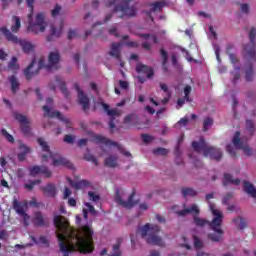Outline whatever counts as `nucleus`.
Instances as JSON below:
<instances>
[{
  "instance_id": "1",
  "label": "nucleus",
  "mask_w": 256,
  "mask_h": 256,
  "mask_svg": "<svg viewBox=\"0 0 256 256\" xmlns=\"http://www.w3.org/2000/svg\"><path fill=\"white\" fill-rule=\"evenodd\" d=\"M54 225L57 229L56 236L58 239L60 251L64 256H69V253L79 251V253H93V229L88 225L82 227L83 236L77 233V230L71 227L69 220L65 216H54Z\"/></svg>"
},
{
  "instance_id": "2",
  "label": "nucleus",
  "mask_w": 256,
  "mask_h": 256,
  "mask_svg": "<svg viewBox=\"0 0 256 256\" xmlns=\"http://www.w3.org/2000/svg\"><path fill=\"white\" fill-rule=\"evenodd\" d=\"M27 7L29 8L28 14V31L31 33H44L47 27L45 23V14L38 13L33 22V13L35 10V0H26Z\"/></svg>"
},
{
  "instance_id": "3",
  "label": "nucleus",
  "mask_w": 256,
  "mask_h": 256,
  "mask_svg": "<svg viewBox=\"0 0 256 256\" xmlns=\"http://www.w3.org/2000/svg\"><path fill=\"white\" fill-rule=\"evenodd\" d=\"M161 233V227L157 224H145L140 228V234L142 239L146 237V243L148 245H157L158 247H165V242L163 238L159 236Z\"/></svg>"
},
{
  "instance_id": "4",
  "label": "nucleus",
  "mask_w": 256,
  "mask_h": 256,
  "mask_svg": "<svg viewBox=\"0 0 256 256\" xmlns=\"http://www.w3.org/2000/svg\"><path fill=\"white\" fill-rule=\"evenodd\" d=\"M210 209L212 211V214L214 215V218L210 223V229H212L214 233L208 234V239H210V241H213L214 243H220V241H223L224 233L223 229H221V226L223 225V213L215 209L213 205H210Z\"/></svg>"
},
{
  "instance_id": "5",
  "label": "nucleus",
  "mask_w": 256,
  "mask_h": 256,
  "mask_svg": "<svg viewBox=\"0 0 256 256\" xmlns=\"http://www.w3.org/2000/svg\"><path fill=\"white\" fill-rule=\"evenodd\" d=\"M192 148L196 153L203 152L204 157H210V159H214L215 161H221L223 159V152L218 148L207 145V142L203 138H200L199 142L193 141Z\"/></svg>"
},
{
  "instance_id": "6",
  "label": "nucleus",
  "mask_w": 256,
  "mask_h": 256,
  "mask_svg": "<svg viewBox=\"0 0 256 256\" xmlns=\"http://www.w3.org/2000/svg\"><path fill=\"white\" fill-rule=\"evenodd\" d=\"M135 0H122L120 4L114 6L112 13H122L118 16V19H124V17H135L137 15V5L133 4Z\"/></svg>"
},
{
  "instance_id": "7",
  "label": "nucleus",
  "mask_w": 256,
  "mask_h": 256,
  "mask_svg": "<svg viewBox=\"0 0 256 256\" xmlns=\"http://www.w3.org/2000/svg\"><path fill=\"white\" fill-rule=\"evenodd\" d=\"M0 32L3 33L7 41H10L11 43H14L15 45H20L22 48L23 53H31L33 49H35V46L31 44V42L27 40L19 39L17 36H15L11 30L7 29V27L0 28Z\"/></svg>"
},
{
  "instance_id": "8",
  "label": "nucleus",
  "mask_w": 256,
  "mask_h": 256,
  "mask_svg": "<svg viewBox=\"0 0 256 256\" xmlns=\"http://www.w3.org/2000/svg\"><path fill=\"white\" fill-rule=\"evenodd\" d=\"M35 63H37V61L33 59L29 66L24 70V75L28 81H31V79H33L35 75H39V70L43 69V67H45L47 71H51V65L45 66V59L43 58H41L38 61V68L35 71H32L33 67L35 66Z\"/></svg>"
},
{
  "instance_id": "9",
  "label": "nucleus",
  "mask_w": 256,
  "mask_h": 256,
  "mask_svg": "<svg viewBox=\"0 0 256 256\" xmlns=\"http://www.w3.org/2000/svg\"><path fill=\"white\" fill-rule=\"evenodd\" d=\"M255 37H256V29L255 27H252L249 31L250 43L244 46V51L247 53L249 59H251L252 61H256Z\"/></svg>"
},
{
  "instance_id": "10",
  "label": "nucleus",
  "mask_w": 256,
  "mask_h": 256,
  "mask_svg": "<svg viewBox=\"0 0 256 256\" xmlns=\"http://www.w3.org/2000/svg\"><path fill=\"white\" fill-rule=\"evenodd\" d=\"M135 195H136V192L135 190H133L130 196L128 197V200L124 201L123 198L121 197V191L116 190L115 201L118 205H121V207H124L125 209H133V207L137 205V201L134 200Z\"/></svg>"
},
{
  "instance_id": "11",
  "label": "nucleus",
  "mask_w": 256,
  "mask_h": 256,
  "mask_svg": "<svg viewBox=\"0 0 256 256\" xmlns=\"http://www.w3.org/2000/svg\"><path fill=\"white\" fill-rule=\"evenodd\" d=\"M232 143L234 147H236L237 149H242L246 157H251V155H253V150L251 149V147H249L247 143L241 140V132L239 131L235 132L234 137L232 139Z\"/></svg>"
},
{
  "instance_id": "12",
  "label": "nucleus",
  "mask_w": 256,
  "mask_h": 256,
  "mask_svg": "<svg viewBox=\"0 0 256 256\" xmlns=\"http://www.w3.org/2000/svg\"><path fill=\"white\" fill-rule=\"evenodd\" d=\"M94 139L95 141H97V143H103V145L117 147L118 151L122 153V155H124L125 157H132L131 152L126 151L125 149H123V146H121L119 143L112 141L110 139H107V137L105 136L96 135Z\"/></svg>"
},
{
  "instance_id": "13",
  "label": "nucleus",
  "mask_w": 256,
  "mask_h": 256,
  "mask_svg": "<svg viewBox=\"0 0 256 256\" xmlns=\"http://www.w3.org/2000/svg\"><path fill=\"white\" fill-rule=\"evenodd\" d=\"M42 109L44 111V117H50L51 119H59V121L65 123L68 129H71V120L69 118L64 117L60 111H51V109H49V106H43Z\"/></svg>"
},
{
  "instance_id": "14",
  "label": "nucleus",
  "mask_w": 256,
  "mask_h": 256,
  "mask_svg": "<svg viewBox=\"0 0 256 256\" xmlns=\"http://www.w3.org/2000/svg\"><path fill=\"white\" fill-rule=\"evenodd\" d=\"M50 159H52V165L54 167H66L67 169H73V163L60 154L50 153Z\"/></svg>"
},
{
  "instance_id": "15",
  "label": "nucleus",
  "mask_w": 256,
  "mask_h": 256,
  "mask_svg": "<svg viewBox=\"0 0 256 256\" xmlns=\"http://www.w3.org/2000/svg\"><path fill=\"white\" fill-rule=\"evenodd\" d=\"M15 120L20 123V129L25 137H31V126H29V119L23 114L16 113Z\"/></svg>"
},
{
  "instance_id": "16",
  "label": "nucleus",
  "mask_w": 256,
  "mask_h": 256,
  "mask_svg": "<svg viewBox=\"0 0 256 256\" xmlns=\"http://www.w3.org/2000/svg\"><path fill=\"white\" fill-rule=\"evenodd\" d=\"M74 88L78 93V101L82 105L83 111H87V109H89V103H90L89 97H87V95H85L83 90H81V87H79L78 83L74 84Z\"/></svg>"
},
{
  "instance_id": "17",
  "label": "nucleus",
  "mask_w": 256,
  "mask_h": 256,
  "mask_svg": "<svg viewBox=\"0 0 256 256\" xmlns=\"http://www.w3.org/2000/svg\"><path fill=\"white\" fill-rule=\"evenodd\" d=\"M167 3L165 1H156L153 3L148 4V7H150L149 11H146V15L151 19V21H154L153 15L151 13H157V11L161 12L163 11V7H165Z\"/></svg>"
},
{
  "instance_id": "18",
  "label": "nucleus",
  "mask_w": 256,
  "mask_h": 256,
  "mask_svg": "<svg viewBox=\"0 0 256 256\" xmlns=\"http://www.w3.org/2000/svg\"><path fill=\"white\" fill-rule=\"evenodd\" d=\"M30 177H35L36 175H45V177H51L52 173L47 166H33L29 169Z\"/></svg>"
},
{
  "instance_id": "19",
  "label": "nucleus",
  "mask_w": 256,
  "mask_h": 256,
  "mask_svg": "<svg viewBox=\"0 0 256 256\" xmlns=\"http://www.w3.org/2000/svg\"><path fill=\"white\" fill-rule=\"evenodd\" d=\"M109 55L117 59L121 67H125V62L121 61V43H112Z\"/></svg>"
},
{
  "instance_id": "20",
  "label": "nucleus",
  "mask_w": 256,
  "mask_h": 256,
  "mask_svg": "<svg viewBox=\"0 0 256 256\" xmlns=\"http://www.w3.org/2000/svg\"><path fill=\"white\" fill-rule=\"evenodd\" d=\"M33 225L35 227H48L49 222L46 221L45 217H43V213L36 212L34 214V218L32 219Z\"/></svg>"
},
{
  "instance_id": "21",
  "label": "nucleus",
  "mask_w": 256,
  "mask_h": 256,
  "mask_svg": "<svg viewBox=\"0 0 256 256\" xmlns=\"http://www.w3.org/2000/svg\"><path fill=\"white\" fill-rule=\"evenodd\" d=\"M243 191L246 193V195L252 197V199H256V189L251 182L247 180L243 181Z\"/></svg>"
},
{
  "instance_id": "22",
  "label": "nucleus",
  "mask_w": 256,
  "mask_h": 256,
  "mask_svg": "<svg viewBox=\"0 0 256 256\" xmlns=\"http://www.w3.org/2000/svg\"><path fill=\"white\" fill-rule=\"evenodd\" d=\"M136 71L137 73H143L147 76L148 79H151L153 75H155V71H153V68L144 64L136 65Z\"/></svg>"
},
{
  "instance_id": "23",
  "label": "nucleus",
  "mask_w": 256,
  "mask_h": 256,
  "mask_svg": "<svg viewBox=\"0 0 256 256\" xmlns=\"http://www.w3.org/2000/svg\"><path fill=\"white\" fill-rule=\"evenodd\" d=\"M12 206L14 211L20 216L25 215L27 212H25V208H27V202L22 203L17 200V198L13 199Z\"/></svg>"
},
{
  "instance_id": "24",
  "label": "nucleus",
  "mask_w": 256,
  "mask_h": 256,
  "mask_svg": "<svg viewBox=\"0 0 256 256\" xmlns=\"http://www.w3.org/2000/svg\"><path fill=\"white\" fill-rule=\"evenodd\" d=\"M232 223H234L235 227L239 229V231H244L247 229V219L237 216L236 218L232 219Z\"/></svg>"
},
{
  "instance_id": "25",
  "label": "nucleus",
  "mask_w": 256,
  "mask_h": 256,
  "mask_svg": "<svg viewBox=\"0 0 256 256\" xmlns=\"http://www.w3.org/2000/svg\"><path fill=\"white\" fill-rule=\"evenodd\" d=\"M176 213L180 217H185V215H189V214H193V213H194V215H199V207H197L196 204H193L190 208H186V209H184L182 211H178Z\"/></svg>"
},
{
  "instance_id": "26",
  "label": "nucleus",
  "mask_w": 256,
  "mask_h": 256,
  "mask_svg": "<svg viewBox=\"0 0 256 256\" xmlns=\"http://www.w3.org/2000/svg\"><path fill=\"white\" fill-rule=\"evenodd\" d=\"M224 187H227V185H241V180L239 178L233 179V176L231 174H224V181H223Z\"/></svg>"
},
{
  "instance_id": "27",
  "label": "nucleus",
  "mask_w": 256,
  "mask_h": 256,
  "mask_svg": "<svg viewBox=\"0 0 256 256\" xmlns=\"http://www.w3.org/2000/svg\"><path fill=\"white\" fill-rule=\"evenodd\" d=\"M41 189L47 197H55V195H57V188L55 187V184H47Z\"/></svg>"
},
{
  "instance_id": "28",
  "label": "nucleus",
  "mask_w": 256,
  "mask_h": 256,
  "mask_svg": "<svg viewBox=\"0 0 256 256\" xmlns=\"http://www.w3.org/2000/svg\"><path fill=\"white\" fill-rule=\"evenodd\" d=\"M117 161H119V157L117 155H111L104 160V165L110 169H115L117 167Z\"/></svg>"
},
{
  "instance_id": "29",
  "label": "nucleus",
  "mask_w": 256,
  "mask_h": 256,
  "mask_svg": "<svg viewBox=\"0 0 256 256\" xmlns=\"http://www.w3.org/2000/svg\"><path fill=\"white\" fill-rule=\"evenodd\" d=\"M70 185L71 187H74V189L79 190V189H85V187H90L91 182H89L88 180H81L78 182H73L72 180H70Z\"/></svg>"
},
{
  "instance_id": "30",
  "label": "nucleus",
  "mask_w": 256,
  "mask_h": 256,
  "mask_svg": "<svg viewBox=\"0 0 256 256\" xmlns=\"http://www.w3.org/2000/svg\"><path fill=\"white\" fill-rule=\"evenodd\" d=\"M55 81H56L61 93H63L64 97H69V90L67 89V85L65 84V82H63L61 80V77L56 76Z\"/></svg>"
},
{
  "instance_id": "31",
  "label": "nucleus",
  "mask_w": 256,
  "mask_h": 256,
  "mask_svg": "<svg viewBox=\"0 0 256 256\" xmlns=\"http://www.w3.org/2000/svg\"><path fill=\"white\" fill-rule=\"evenodd\" d=\"M8 81L11 84V91L12 93H17V91H19V87H20V83L19 80L17 79V77L15 75L9 76L8 77Z\"/></svg>"
},
{
  "instance_id": "32",
  "label": "nucleus",
  "mask_w": 256,
  "mask_h": 256,
  "mask_svg": "<svg viewBox=\"0 0 256 256\" xmlns=\"http://www.w3.org/2000/svg\"><path fill=\"white\" fill-rule=\"evenodd\" d=\"M61 33H63V22H61L59 29L55 26H51V35L48 36L47 41H52L51 37H61Z\"/></svg>"
},
{
  "instance_id": "33",
  "label": "nucleus",
  "mask_w": 256,
  "mask_h": 256,
  "mask_svg": "<svg viewBox=\"0 0 256 256\" xmlns=\"http://www.w3.org/2000/svg\"><path fill=\"white\" fill-rule=\"evenodd\" d=\"M104 111H106L107 115L111 117V119H115V117H119V111L117 109H109V104H102Z\"/></svg>"
},
{
  "instance_id": "34",
  "label": "nucleus",
  "mask_w": 256,
  "mask_h": 256,
  "mask_svg": "<svg viewBox=\"0 0 256 256\" xmlns=\"http://www.w3.org/2000/svg\"><path fill=\"white\" fill-rule=\"evenodd\" d=\"M254 72H253V64L251 62H248L246 68H245V79L246 81H253Z\"/></svg>"
},
{
  "instance_id": "35",
  "label": "nucleus",
  "mask_w": 256,
  "mask_h": 256,
  "mask_svg": "<svg viewBox=\"0 0 256 256\" xmlns=\"http://www.w3.org/2000/svg\"><path fill=\"white\" fill-rule=\"evenodd\" d=\"M37 143L41 146L42 151H44L45 153H49V157H51V153L53 152H51V147H49V144L45 142V139L38 138Z\"/></svg>"
},
{
  "instance_id": "36",
  "label": "nucleus",
  "mask_w": 256,
  "mask_h": 256,
  "mask_svg": "<svg viewBox=\"0 0 256 256\" xmlns=\"http://www.w3.org/2000/svg\"><path fill=\"white\" fill-rule=\"evenodd\" d=\"M12 20L14 21V24L10 28L12 33H19V29H21V19L19 16H13Z\"/></svg>"
},
{
  "instance_id": "37",
  "label": "nucleus",
  "mask_w": 256,
  "mask_h": 256,
  "mask_svg": "<svg viewBox=\"0 0 256 256\" xmlns=\"http://www.w3.org/2000/svg\"><path fill=\"white\" fill-rule=\"evenodd\" d=\"M59 59H61V56L59 55V52H51L48 56V61L51 65H57L59 63Z\"/></svg>"
},
{
  "instance_id": "38",
  "label": "nucleus",
  "mask_w": 256,
  "mask_h": 256,
  "mask_svg": "<svg viewBox=\"0 0 256 256\" xmlns=\"http://www.w3.org/2000/svg\"><path fill=\"white\" fill-rule=\"evenodd\" d=\"M234 48V46L232 44H229L226 48V53L227 55H229V59L231 61V63H233V65H235V63H239V59L237 58V56L233 53H231V50Z\"/></svg>"
},
{
  "instance_id": "39",
  "label": "nucleus",
  "mask_w": 256,
  "mask_h": 256,
  "mask_svg": "<svg viewBox=\"0 0 256 256\" xmlns=\"http://www.w3.org/2000/svg\"><path fill=\"white\" fill-rule=\"evenodd\" d=\"M183 197H197V191L190 187L182 188Z\"/></svg>"
},
{
  "instance_id": "40",
  "label": "nucleus",
  "mask_w": 256,
  "mask_h": 256,
  "mask_svg": "<svg viewBox=\"0 0 256 256\" xmlns=\"http://www.w3.org/2000/svg\"><path fill=\"white\" fill-rule=\"evenodd\" d=\"M8 69L13 71V73H17L19 71V64H17V57H12V60L8 64Z\"/></svg>"
},
{
  "instance_id": "41",
  "label": "nucleus",
  "mask_w": 256,
  "mask_h": 256,
  "mask_svg": "<svg viewBox=\"0 0 256 256\" xmlns=\"http://www.w3.org/2000/svg\"><path fill=\"white\" fill-rule=\"evenodd\" d=\"M194 223L197 227H205V225H209L210 226V223L208 220L206 219H202V218H199L197 216H194Z\"/></svg>"
},
{
  "instance_id": "42",
  "label": "nucleus",
  "mask_w": 256,
  "mask_h": 256,
  "mask_svg": "<svg viewBox=\"0 0 256 256\" xmlns=\"http://www.w3.org/2000/svg\"><path fill=\"white\" fill-rule=\"evenodd\" d=\"M1 135L3 137H5V139L9 142V143H15V138L13 137V135L9 134V132H7V129L2 128L1 129Z\"/></svg>"
},
{
  "instance_id": "43",
  "label": "nucleus",
  "mask_w": 256,
  "mask_h": 256,
  "mask_svg": "<svg viewBox=\"0 0 256 256\" xmlns=\"http://www.w3.org/2000/svg\"><path fill=\"white\" fill-rule=\"evenodd\" d=\"M241 67H235L234 71H232V75H233V84L235 85V83H237V81H239V79H241Z\"/></svg>"
},
{
  "instance_id": "44",
  "label": "nucleus",
  "mask_w": 256,
  "mask_h": 256,
  "mask_svg": "<svg viewBox=\"0 0 256 256\" xmlns=\"http://www.w3.org/2000/svg\"><path fill=\"white\" fill-rule=\"evenodd\" d=\"M88 197H89V201H93L94 203H96V205L99 203V201H101V196L97 195L93 191L88 192Z\"/></svg>"
},
{
  "instance_id": "45",
  "label": "nucleus",
  "mask_w": 256,
  "mask_h": 256,
  "mask_svg": "<svg viewBox=\"0 0 256 256\" xmlns=\"http://www.w3.org/2000/svg\"><path fill=\"white\" fill-rule=\"evenodd\" d=\"M152 153L154 155H162L163 157H165L169 153V150H167V149H165L163 147H158V148L154 149L152 151Z\"/></svg>"
},
{
  "instance_id": "46",
  "label": "nucleus",
  "mask_w": 256,
  "mask_h": 256,
  "mask_svg": "<svg viewBox=\"0 0 256 256\" xmlns=\"http://www.w3.org/2000/svg\"><path fill=\"white\" fill-rule=\"evenodd\" d=\"M160 57L162 58V65H167L169 54L163 48H160Z\"/></svg>"
},
{
  "instance_id": "47",
  "label": "nucleus",
  "mask_w": 256,
  "mask_h": 256,
  "mask_svg": "<svg viewBox=\"0 0 256 256\" xmlns=\"http://www.w3.org/2000/svg\"><path fill=\"white\" fill-rule=\"evenodd\" d=\"M211 125H213V118H205L203 122V131H209Z\"/></svg>"
},
{
  "instance_id": "48",
  "label": "nucleus",
  "mask_w": 256,
  "mask_h": 256,
  "mask_svg": "<svg viewBox=\"0 0 256 256\" xmlns=\"http://www.w3.org/2000/svg\"><path fill=\"white\" fill-rule=\"evenodd\" d=\"M174 153H175V157H176L175 163L178 165H182L183 158H181V151H179V148H177Z\"/></svg>"
},
{
  "instance_id": "49",
  "label": "nucleus",
  "mask_w": 256,
  "mask_h": 256,
  "mask_svg": "<svg viewBox=\"0 0 256 256\" xmlns=\"http://www.w3.org/2000/svg\"><path fill=\"white\" fill-rule=\"evenodd\" d=\"M226 151L233 157L234 159L237 157V152H235V148H233V145L228 144L226 146Z\"/></svg>"
},
{
  "instance_id": "50",
  "label": "nucleus",
  "mask_w": 256,
  "mask_h": 256,
  "mask_svg": "<svg viewBox=\"0 0 256 256\" xmlns=\"http://www.w3.org/2000/svg\"><path fill=\"white\" fill-rule=\"evenodd\" d=\"M190 94H191V86L187 85L184 88V97L188 103H191V98H189Z\"/></svg>"
},
{
  "instance_id": "51",
  "label": "nucleus",
  "mask_w": 256,
  "mask_h": 256,
  "mask_svg": "<svg viewBox=\"0 0 256 256\" xmlns=\"http://www.w3.org/2000/svg\"><path fill=\"white\" fill-rule=\"evenodd\" d=\"M246 128L251 133V135H253L255 132V124L252 122V120H246Z\"/></svg>"
},
{
  "instance_id": "52",
  "label": "nucleus",
  "mask_w": 256,
  "mask_h": 256,
  "mask_svg": "<svg viewBox=\"0 0 256 256\" xmlns=\"http://www.w3.org/2000/svg\"><path fill=\"white\" fill-rule=\"evenodd\" d=\"M195 249H201L203 247V241L197 236H193Z\"/></svg>"
},
{
  "instance_id": "53",
  "label": "nucleus",
  "mask_w": 256,
  "mask_h": 256,
  "mask_svg": "<svg viewBox=\"0 0 256 256\" xmlns=\"http://www.w3.org/2000/svg\"><path fill=\"white\" fill-rule=\"evenodd\" d=\"M85 161H91L92 163H95L96 165H99V162L97 161V158L93 156L92 154H85L84 155Z\"/></svg>"
},
{
  "instance_id": "54",
  "label": "nucleus",
  "mask_w": 256,
  "mask_h": 256,
  "mask_svg": "<svg viewBox=\"0 0 256 256\" xmlns=\"http://www.w3.org/2000/svg\"><path fill=\"white\" fill-rule=\"evenodd\" d=\"M141 139H142L143 143H145L147 145V144L151 143V141H153V136H151L149 134H142Z\"/></svg>"
},
{
  "instance_id": "55",
  "label": "nucleus",
  "mask_w": 256,
  "mask_h": 256,
  "mask_svg": "<svg viewBox=\"0 0 256 256\" xmlns=\"http://www.w3.org/2000/svg\"><path fill=\"white\" fill-rule=\"evenodd\" d=\"M121 245L120 244H115L113 246V254L110 256H121V249H120Z\"/></svg>"
},
{
  "instance_id": "56",
  "label": "nucleus",
  "mask_w": 256,
  "mask_h": 256,
  "mask_svg": "<svg viewBox=\"0 0 256 256\" xmlns=\"http://www.w3.org/2000/svg\"><path fill=\"white\" fill-rule=\"evenodd\" d=\"M133 119H137V115L129 114V115L125 116L124 123H126V124L133 123Z\"/></svg>"
},
{
  "instance_id": "57",
  "label": "nucleus",
  "mask_w": 256,
  "mask_h": 256,
  "mask_svg": "<svg viewBox=\"0 0 256 256\" xmlns=\"http://www.w3.org/2000/svg\"><path fill=\"white\" fill-rule=\"evenodd\" d=\"M231 199H233V193H227L223 199L222 202L224 205H229V201H231Z\"/></svg>"
},
{
  "instance_id": "58",
  "label": "nucleus",
  "mask_w": 256,
  "mask_h": 256,
  "mask_svg": "<svg viewBox=\"0 0 256 256\" xmlns=\"http://www.w3.org/2000/svg\"><path fill=\"white\" fill-rule=\"evenodd\" d=\"M79 37V34L77 33V30H69L68 32V39L71 41V39H77Z\"/></svg>"
},
{
  "instance_id": "59",
  "label": "nucleus",
  "mask_w": 256,
  "mask_h": 256,
  "mask_svg": "<svg viewBox=\"0 0 256 256\" xmlns=\"http://www.w3.org/2000/svg\"><path fill=\"white\" fill-rule=\"evenodd\" d=\"M20 151H22V153H25L26 155H29V153H31V148H29V146H27L26 144H20Z\"/></svg>"
},
{
  "instance_id": "60",
  "label": "nucleus",
  "mask_w": 256,
  "mask_h": 256,
  "mask_svg": "<svg viewBox=\"0 0 256 256\" xmlns=\"http://www.w3.org/2000/svg\"><path fill=\"white\" fill-rule=\"evenodd\" d=\"M64 141L65 143L73 144L75 143V136L67 134L64 137Z\"/></svg>"
},
{
  "instance_id": "61",
  "label": "nucleus",
  "mask_w": 256,
  "mask_h": 256,
  "mask_svg": "<svg viewBox=\"0 0 256 256\" xmlns=\"http://www.w3.org/2000/svg\"><path fill=\"white\" fill-rule=\"evenodd\" d=\"M85 207H87V209H89V212H90L92 215H97V210H95V207H94L93 205H91V203L86 202V203H85Z\"/></svg>"
},
{
  "instance_id": "62",
  "label": "nucleus",
  "mask_w": 256,
  "mask_h": 256,
  "mask_svg": "<svg viewBox=\"0 0 256 256\" xmlns=\"http://www.w3.org/2000/svg\"><path fill=\"white\" fill-rule=\"evenodd\" d=\"M61 13V6L59 4H56L55 8L52 10V17H57Z\"/></svg>"
},
{
  "instance_id": "63",
  "label": "nucleus",
  "mask_w": 256,
  "mask_h": 256,
  "mask_svg": "<svg viewBox=\"0 0 256 256\" xmlns=\"http://www.w3.org/2000/svg\"><path fill=\"white\" fill-rule=\"evenodd\" d=\"M109 35H113L114 37H119V32L117 31V27H112L108 31Z\"/></svg>"
},
{
  "instance_id": "64",
  "label": "nucleus",
  "mask_w": 256,
  "mask_h": 256,
  "mask_svg": "<svg viewBox=\"0 0 256 256\" xmlns=\"http://www.w3.org/2000/svg\"><path fill=\"white\" fill-rule=\"evenodd\" d=\"M125 45L127 47H132V48H137L139 47V43H137L136 41H128L125 43Z\"/></svg>"
}]
</instances>
